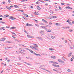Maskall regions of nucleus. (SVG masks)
<instances>
[{"label": "nucleus", "instance_id": "1", "mask_svg": "<svg viewBox=\"0 0 74 74\" xmlns=\"http://www.w3.org/2000/svg\"><path fill=\"white\" fill-rule=\"evenodd\" d=\"M9 18L11 19L12 20H14L16 19V18L13 17L12 16L9 17Z\"/></svg>", "mask_w": 74, "mask_h": 74}, {"label": "nucleus", "instance_id": "2", "mask_svg": "<svg viewBox=\"0 0 74 74\" xmlns=\"http://www.w3.org/2000/svg\"><path fill=\"white\" fill-rule=\"evenodd\" d=\"M65 8L66 9H70V10H73V9L71 8H70V6H66V7Z\"/></svg>", "mask_w": 74, "mask_h": 74}, {"label": "nucleus", "instance_id": "3", "mask_svg": "<svg viewBox=\"0 0 74 74\" xmlns=\"http://www.w3.org/2000/svg\"><path fill=\"white\" fill-rule=\"evenodd\" d=\"M26 26H33V25L27 23L26 24Z\"/></svg>", "mask_w": 74, "mask_h": 74}, {"label": "nucleus", "instance_id": "4", "mask_svg": "<svg viewBox=\"0 0 74 74\" xmlns=\"http://www.w3.org/2000/svg\"><path fill=\"white\" fill-rule=\"evenodd\" d=\"M53 66L54 67H59V65H56V64H53Z\"/></svg>", "mask_w": 74, "mask_h": 74}, {"label": "nucleus", "instance_id": "5", "mask_svg": "<svg viewBox=\"0 0 74 74\" xmlns=\"http://www.w3.org/2000/svg\"><path fill=\"white\" fill-rule=\"evenodd\" d=\"M46 30L47 32H51V30L50 29H46Z\"/></svg>", "mask_w": 74, "mask_h": 74}, {"label": "nucleus", "instance_id": "6", "mask_svg": "<svg viewBox=\"0 0 74 74\" xmlns=\"http://www.w3.org/2000/svg\"><path fill=\"white\" fill-rule=\"evenodd\" d=\"M71 55H72V53L71 52H70L68 55V57H70V56H71Z\"/></svg>", "mask_w": 74, "mask_h": 74}, {"label": "nucleus", "instance_id": "7", "mask_svg": "<svg viewBox=\"0 0 74 74\" xmlns=\"http://www.w3.org/2000/svg\"><path fill=\"white\" fill-rule=\"evenodd\" d=\"M51 58L52 59H56V56H51Z\"/></svg>", "mask_w": 74, "mask_h": 74}, {"label": "nucleus", "instance_id": "8", "mask_svg": "<svg viewBox=\"0 0 74 74\" xmlns=\"http://www.w3.org/2000/svg\"><path fill=\"white\" fill-rule=\"evenodd\" d=\"M9 15L8 14H6L3 16V18H7V17H8Z\"/></svg>", "mask_w": 74, "mask_h": 74}, {"label": "nucleus", "instance_id": "9", "mask_svg": "<svg viewBox=\"0 0 74 74\" xmlns=\"http://www.w3.org/2000/svg\"><path fill=\"white\" fill-rule=\"evenodd\" d=\"M27 36L28 38H33V37H32V36H30L29 35H27Z\"/></svg>", "mask_w": 74, "mask_h": 74}, {"label": "nucleus", "instance_id": "10", "mask_svg": "<svg viewBox=\"0 0 74 74\" xmlns=\"http://www.w3.org/2000/svg\"><path fill=\"white\" fill-rule=\"evenodd\" d=\"M34 14H35V15H38V12H34Z\"/></svg>", "mask_w": 74, "mask_h": 74}, {"label": "nucleus", "instance_id": "11", "mask_svg": "<svg viewBox=\"0 0 74 74\" xmlns=\"http://www.w3.org/2000/svg\"><path fill=\"white\" fill-rule=\"evenodd\" d=\"M34 55H36V56H40V54H37L35 53H34Z\"/></svg>", "mask_w": 74, "mask_h": 74}, {"label": "nucleus", "instance_id": "12", "mask_svg": "<svg viewBox=\"0 0 74 74\" xmlns=\"http://www.w3.org/2000/svg\"><path fill=\"white\" fill-rule=\"evenodd\" d=\"M16 29V27H13L10 28V30H11L12 29Z\"/></svg>", "mask_w": 74, "mask_h": 74}, {"label": "nucleus", "instance_id": "13", "mask_svg": "<svg viewBox=\"0 0 74 74\" xmlns=\"http://www.w3.org/2000/svg\"><path fill=\"white\" fill-rule=\"evenodd\" d=\"M40 32L41 34H42V35H44V32L43 31H40Z\"/></svg>", "mask_w": 74, "mask_h": 74}, {"label": "nucleus", "instance_id": "14", "mask_svg": "<svg viewBox=\"0 0 74 74\" xmlns=\"http://www.w3.org/2000/svg\"><path fill=\"white\" fill-rule=\"evenodd\" d=\"M5 40V38H2L0 39V41H4Z\"/></svg>", "mask_w": 74, "mask_h": 74}, {"label": "nucleus", "instance_id": "15", "mask_svg": "<svg viewBox=\"0 0 74 74\" xmlns=\"http://www.w3.org/2000/svg\"><path fill=\"white\" fill-rule=\"evenodd\" d=\"M51 38L52 39H54L55 38V36H51Z\"/></svg>", "mask_w": 74, "mask_h": 74}, {"label": "nucleus", "instance_id": "16", "mask_svg": "<svg viewBox=\"0 0 74 74\" xmlns=\"http://www.w3.org/2000/svg\"><path fill=\"white\" fill-rule=\"evenodd\" d=\"M73 56L72 57V58H71V62H72L73 60V59H74V56Z\"/></svg>", "mask_w": 74, "mask_h": 74}, {"label": "nucleus", "instance_id": "17", "mask_svg": "<svg viewBox=\"0 0 74 74\" xmlns=\"http://www.w3.org/2000/svg\"><path fill=\"white\" fill-rule=\"evenodd\" d=\"M14 7L16 8H19V7L17 5H14Z\"/></svg>", "mask_w": 74, "mask_h": 74}, {"label": "nucleus", "instance_id": "18", "mask_svg": "<svg viewBox=\"0 0 74 74\" xmlns=\"http://www.w3.org/2000/svg\"><path fill=\"white\" fill-rule=\"evenodd\" d=\"M33 49H35V50H37L38 49L37 47H33Z\"/></svg>", "mask_w": 74, "mask_h": 74}, {"label": "nucleus", "instance_id": "19", "mask_svg": "<svg viewBox=\"0 0 74 74\" xmlns=\"http://www.w3.org/2000/svg\"><path fill=\"white\" fill-rule=\"evenodd\" d=\"M29 52H31V53H33L34 52H33V51L32 50H29Z\"/></svg>", "mask_w": 74, "mask_h": 74}, {"label": "nucleus", "instance_id": "20", "mask_svg": "<svg viewBox=\"0 0 74 74\" xmlns=\"http://www.w3.org/2000/svg\"><path fill=\"white\" fill-rule=\"evenodd\" d=\"M23 15H24V16H26V17H28V15L26 14H23Z\"/></svg>", "mask_w": 74, "mask_h": 74}, {"label": "nucleus", "instance_id": "21", "mask_svg": "<svg viewBox=\"0 0 74 74\" xmlns=\"http://www.w3.org/2000/svg\"><path fill=\"white\" fill-rule=\"evenodd\" d=\"M37 39H38V40H41V39H42V38L41 37H37L36 38Z\"/></svg>", "mask_w": 74, "mask_h": 74}, {"label": "nucleus", "instance_id": "22", "mask_svg": "<svg viewBox=\"0 0 74 74\" xmlns=\"http://www.w3.org/2000/svg\"><path fill=\"white\" fill-rule=\"evenodd\" d=\"M42 21H43V22H45V23H47V21H46V20H45L44 19H42Z\"/></svg>", "mask_w": 74, "mask_h": 74}, {"label": "nucleus", "instance_id": "23", "mask_svg": "<svg viewBox=\"0 0 74 74\" xmlns=\"http://www.w3.org/2000/svg\"><path fill=\"white\" fill-rule=\"evenodd\" d=\"M53 64H58V63L55 62H53Z\"/></svg>", "mask_w": 74, "mask_h": 74}, {"label": "nucleus", "instance_id": "24", "mask_svg": "<svg viewBox=\"0 0 74 74\" xmlns=\"http://www.w3.org/2000/svg\"><path fill=\"white\" fill-rule=\"evenodd\" d=\"M69 32H73V29H69Z\"/></svg>", "mask_w": 74, "mask_h": 74}, {"label": "nucleus", "instance_id": "25", "mask_svg": "<svg viewBox=\"0 0 74 74\" xmlns=\"http://www.w3.org/2000/svg\"><path fill=\"white\" fill-rule=\"evenodd\" d=\"M19 49L21 51H23V52H25V51L23 50V49Z\"/></svg>", "mask_w": 74, "mask_h": 74}, {"label": "nucleus", "instance_id": "26", "mask_svg": "<svg viewBox=\"0 0 74 74\" xmlns=\"http://www.w3.org/2000/svg\"><path fill=\"white\" fill-rule=\"evenodd\" d=\"M37 8L38 10H41V8H40V7L39 6H38L37 7Z\"/></svg>", "mask_w": 74, "mask_h": 74}, {"label": "nucleus", "instance_id": "27", "mask_svg": "<svg viewBox=\"0 0 74 74\" xmlns=\"http://www.w3.org/2000/svg\"><path fill=\"white\" fill-rule=\"evenodd\" d=\"M6 8L7 9H8V10H11V8L9 7H8V6H6Z\"/></svg>", "mask_w": 74, "mask_h": 74}, {"label": "nucleus", "instance_id": "28", "mask_svg": "<svg viewBox=\"0 0 74 74\" xmlns=\"http://www.w3.org/2000/svg\"><path fill=\"white\" fill-rule=\"evenodd\" d=\"M33 45H34V47H37V48H38V46H37L36 44H34Z\"/></svg>", "mask_w": 74, "mask_h": 74}, {"label": "nucleus", "instance_id": "29", "mask_svg": "<svg viewBox=\"0 0 74 74\" xmlns=\"http://www.w3.org/2000/svg\"><path fill=\"white\" fill-rule=\"evenodd\" d=\"M67 71H68V72H71V70L70 69H68L67 70Z\"/></svg>", "mask_w": 74, "mask_h": 74}, {"label": "nucleus", "instance_id": "30", "mask_svg": "<svg viewBox=\"0 0 74 74\" xmlns=\"http://www.w3.org/2000/svg\"><path fill=\"white\" fill-rule=\"evenodd\" d=\"M58 62H62V60L60 59H59L58 60Z\"/></svg>", "mask_w": 74, "mask_h": 74}, {"label": "nucleus", "instance_id": "31", "mask_svg": "<svg viewBox=\"0 0 74 74\" xmlns=\"http://www.w3.org/2000/svg\"><path fill=\"white\" fill-rule=\"evenodd\" d=\"M25 64H27V65H30V64H29V63H27V62H25Z\"/></svg>", "mask_w": 74, "mask_h": 74}, {"label": "nucleus", "instance_id": "32", "mask_svg": "<svg viewBox=\"0 0 74 74\" xmlns=\"http://www.w3.org/2000/svg\"><path fill=\"white\" fill-rule=\"evenodd\" d=\"M49 49L50 51H53V50H54V49H52V48H49Z\"/></svg>", "mask_w": 74, "mask_h": 74}, {"label": "nucleus", "instance_id": "33", "mask_svg": "<svg viewBox=\"0 0 74 74\" xmlns=\"http://www.w3.org/2000/svg\"><path fill=\"white\" fill-rule=\"evenodd\" d=\"M0 23H3V24H4V23H5V22L3 21H0Z\"/></svg>", "mask_w": 74, "mask_h": 74}, {"label": "nucleus", "instance_id": "34", "mask_svg": "<svg viewBox=\"0 0 74 74\" xmlns=\"http://www.w3.org/2000/svg\"><path fill=\"white\" fill-rule=\"evenodd\" d=\"M4 28H5L4 27H2L0 28V30H2V29H4Z\"/></svg>", "mask_w": 74, "mask_h": 74}, {"label": "nucleus", "instance_id": "35", "mask_svg": "<svg viewBox=\"0 0 74 74\" xmlns=\"http://www.w3.org/2000/svg\"><path fill=\"white\" fill-rule=\"evenodd\" d=\"M24 32H25V33H27V34H28V33H27V31H26V30H24Z\"/></svg>", "mask_w": 74, "mask_h": 74}, {"label": "nucleus", "instance_id": "36", "mask_svg": "<svg viewBox=\"0 0 74 74\" xmlns=\"http://www.w3.org/2000/svg\"><path fill=\"white\" fill-rule=\"evenodd\" d=\"M39 3H40V2H39V1H37L36 2V4H39Z\"/></svg>", "mask_w": 74, "mask_h": 74}, {"label": "nucleus", "instance_id": "37", "mask_svg": "<svg viewBox=\"0 0 74 74\" xmlns=\"http://www.w3.org/2000/svg\"><path fill=\"white\" fill-rule=\"evenodd\" d=\"M59 47H60V48H62V47H63V46H62V45H60L59 46Z\"/></svg>", "mask_w": 74, "mask_h": 74}, {"label": "nucleus", "instance_id": "38", "mask_svg": "<svg viewBox=\"0 0 74 74\" xmlns=\"http://www.w3.org/2000/svg\"><path fill=\"white\" fill-rule=\"evenodd\" d=\"M11 33L13 34H14V35H16V34H15V33L14 32H11Z\"/></svg>", "mask_w": 74, "mask_h": 74}, {"label": "nucleus", "instance_id": "39", "mask_svg": "<svg viewBox=\"0 0 74 74\" xmlns=\"http://www.w3.org/2000/svg\"><path fill=\"white\" fill-rule=\"evenodd\" d=\"M69 28H70V27L69 26L66 27V29H69Z\"/></svg>", "mask_w": 74, "mask_h": 74}, {"label": "nucleus", "instance_id": "40", "mask_svg": "<svg viewBox=\"0 0 74 74\" xmlns=\"http://www.w3.org/2000/svg\"><path fill=\"white\" fill-rule=\"evenodd\" d=\"M68 23L69 24V25H72V24H71V23L70 22H68Z\"/></svg>", "mask_w": 74, "mask_h": 74}, {"label": "nucleus", "instance_id": "41", "mask_svg": "<svg viewBox=\"0 0 74 74\" xmlns=\"http://www.w3.org/2000/svg\"><path fill=\"white\" fill-rule=\"evenodd\" d=\"M70 22V20L68 19L67 21H66V22Z\"/></svg>", "mask_w": 74, "mask_h": 74}, {"label": "nucleus", "instance_id": "42", "mask_svg": "<svg viewBox=\"0 0 74 74\" xmlns=\"http://www.w3.org/2000/svg\"><path fill=\"white\" fill-rule=\"evenodd\" d=\"M49 25H52V23H51V22H49Z\"/></svg>", "mask_w": 74, "mask_h": 74}, {"label": "nucleus", "instance_id": "43", "mask_svg": "<svg viewBox=\"0 0 74 74\" xmlns=\"http://www.w3.org/2000/svg\"><path fill=\"white\" fill-rule=\"evenodd\" d=\"M50 12L51 13V14H53V12L52 11H51Z\"/></svg>", "mask_w": 74, "mask_h": 74}, {"label": "nucleus", "instance_id": "44", "mask_svg": "<svg viewBox=\"0 0 74 74\" xmlns=\"http://www.w3.org/2000/svg\"><path fill=\"white\" fill-rule=\"evenodd\" d=\"M2 3H3V4H5V2H4V1H3L2 2Z\"/></svg>", "mask_w": 74, "mask_h": 74}, {"label": "nucleus", "instance_id": "45", "mask_svg": "<svg viewBox=\"0 0 74 74\" xmlns=\"http://www.w3.org/2000/svg\"><path fill=\"white\" fill-rule=\"evenodd\" d=\"M21 53L22 54V55H25V53H24L22 52H21Z\"/></svg>", "mask_w": 74, "mask_h": 74}, {"label": "nucleus", "instance_id": "46", "mask_svg": "<svg viewBox=\"0 0 74 74\" xmlns=\"http://www.w3.org/2000/svg\"><path fill=\"white\" fill-rule=\"evenodd\" d=\"M56 26H59V23H57L56 24Z\"/></svg>", "mask_w": 74, "mask_h": 74}, {"label": "nucleus", "instance_id": "47", "mask_svg": "<svg viewBox=\"0 0 74 74\" xmlns=\"http://www.w3.org/2000/svg\"><path fill=\"white\" fill-rule=\"evenodd\" d=\"M35 21L36 22V23H38V21L37 20H35Z\"/></svg>", "mask_w": 74, "mask_h": 74}, {"label": "nucleus", "instance_id": "48", "mask_svg": "<svg viewBox=\"0 0 74 74\" xmlns=\"http://www.w3.org/2000/svg\"><path fill=\"white\" fill-rule=\"evenodd\" d=\"M57 18V17H56V16H53V18Z\"/></svg>", "mask_w": 74, "mask_h": 74}, {"label": "nucleus", "instance_id": "49", "mask_svg": "<svg viewBox=\"0 0 74 74\" xmlns=\"http://www.w3.org/2000/svg\"><path fill=\"white\" fill-rule=\"evenodd\" d=\"M49 62H50V63H53V62L52 61H50Z\"/></svg>", "mask_w": 74, "mask_h": 74}, {"label": "nucleus", "instance_id": "50", "mask_svg": "<svg viewBox=\"0 0 74 74\" xmlns=\"http://www.w3.org/2000/svg\"><path fill=\"white\" fill-rule=\"evenodd\" d=\"M58 8L59 10H62V8L60 7L59 6Z\"/></svg>", "mask_w": 74, "mask_h": 74}, {"label": "nucleus", "instance_id": "51", "mask_svg": "<svg viewBox=\"0 0 74 74\" xmlns=\"http://www.w3.org/2000/svg\"><path fill=\"white\" fill-rule=\"evenodd\" d=\"M10 60H7V62H9V63L10 62Z\"/></svg>", "mask_w": 74, "mask_h": 74}, {"label": "nucleus", "instance_id": "52", "mask_svg": "<svg viewBox=\"0 0 74 74\" xmlns=\"http://www.w3.org/2000/svg\"><path fill=\"white\" fill-rule=\"evenodd\" d=\"M33 46H30V48H32V49H33Z\"/></svg>", "mask_w": 74, "mask_h": 74}, {"label": "nucleus", "instance_id": "53", "mask_svg": "<svg viewBox=\"0 0 74 74\" xmlns=\"http://www.w3.org/2000/svg\"><path fill=\"white\" fill-rule=\"evenodd\" d=\"M15 40L16 41H17L18 42H19V41H20V40Z\"/></svg>", "mask_w": 74, "mask_h": 74}, {"label": "nucleus", "instance_id": "54", "mask_svg": "<svg viewBox=\"0 0 74 74\" xmlns=\"http://www.w3.org/2000/svg\"><path fill=\"white\" fill-rule=\"evenodd\" d=\"M0 17H2L3 18V15H0Z\"/></svg>", "mask_w": 74, "mask_h": 74}, {"label": "nucleus", "instance_id": "55", "mask_svg": "<svg viewBox=\"0 0 74 74\" xmlns=\"http://www.w3.org/2000/svg\"><path fill=\"white\" fill-rule=\"evenodd\" d=\"M61 63H64V62L62 60L61 61Z\"/></svg>", "mask_w": 74, "mask_h": 74}, {"label": "nucleus", "instance_id": "56", "mask_svg": "<svg viewBox=\"0 0 74 74\" xmlns=\"http://www.w3.org/2000/svg\"><path fill=\"white\" fill-rule=\"evenodd\" d=\"M35 26H37L38 27H39V25L37 24H35Z\"/></svg>", "mask_w": 74, "mask_h": 74}, {"label": "nucleus", "instance_id": "57", "mask_svg": "<svg viewBox=\"0 0 74 74\" xmlns=\"http://www.w3.org/2000/svg\"><path fill=\"white\" fill-rule=\"evenodd\" d=\"M53 71H56V72H57L58 73V71H57V70H55V69H53Z\"/></svg>", "mask_w": 74, "mask_h": 74}, {"label": "nucleus", "instance_id": "58", "mask_svg": "<svg viewBox=\"0 0 74 74\" xmlns=\"http://www.w3.org/2000/svg\"><path fill=\"white\" fill-rule=\"evenodd\" d=\"M25 0H22L21 2H25Z\"/></svg>", "mask_w": 74, "mask_h": 74}, {"label": "nucleus", "instance_id": "59", "mask_svg": "<svg viewBox=\"0 0 74 74\" xmlns=\"http://www.w3.org/2000/svg\"><path fill=\"white\" fill-rule=\"evenodd\" d=\"M18 59H19V60H21V57H19L18 58Z\"/></svg>", "mask_w": 74, "mask_h": 74}, {"label": "nucleus", "instance_id": "60", "mask_svg": "<svg viewBox=\"0 0 74 74\" xmlns=\"http://www.w3.org/2000/svg\"><path fill=\"white\" fill-rule=\"evenodd\" d=\"M6 28H8V29H9V28H10V27H7V26H6Z\"/></svg>", "mask_w": 74, "mask_h": 74}, {"label": "nucleus", "instance_id": "61", "mask_svg": "<svg viewBox=\"0 0 74 74\" xmlns=\"http://www.w3.org/2000/svg\"><path fill=\"white\" fill-rule=\"evenodd\" d=\"M44 26H40V27L41 28H44Z\"/></svg>", "mask_w": 74, "mask_h": 74}, {"label": "nucleus", "instance_id": "62", "mask_svg": "<svg viewBox=\"0 0 74 74\" xmlns=\"http://www.w3.org/2000/svg\"><path fill=\"white\" fill-rule=\"evenodd\" d=\"M51 17L52 18H53V16H51Z\"/></svg>", "mask_w": 74, "mask_h": 74}, {"label": "nucleus", "instance_id": "63", "mask_svg": "<svg viewBox=\"0 0 74 74\" xmlns=\"http://www.w3.org/2000/svg\"><path fill=\"white\" fill-rule=\"evenodd\" d=\"M61 4V5H64V3H62Z\"/></svg>", "mask_w": 74, "mask_h": 74}, {"label": "nucleus", "instance_id": "64", "mask_svg": "<svg viewBox=\"0 0 74 74\" xmlns=\"http://www.w3.org/2000/svg\"><path fill=\"white\" fill-rule=\"evenodd\" d=\"M8 2L9 3H10L11 2V1L10 0H8Z\"/></svg>", "mask_w": 74, "mask_h": 74}]
</instances>
